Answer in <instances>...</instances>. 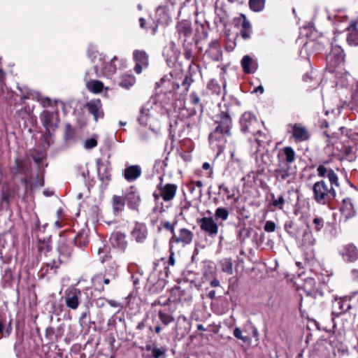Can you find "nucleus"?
<instances>
[{
	"label": "nucleus",
	"mask_w": 358,
	"mask_h": 358,
	"mask_svg": "<svg viewBox=\"0 0 358 358\" xmlns=\"http://www.w3.org/2000/svg\"><path fill=\"white\" fill-rule=\"evenodd\" d=\"M275 228L276 225L275 222L271 220L266 221L264 227V231L268 233L275 231Z\"/></svg>",
	"instance_id": "nucleus-48"
},
{
	"label": "nucleus",
	"mask_w": 358,
	"mask_h": 358,
	"mask_svg": "<svg viewBox=\"0 0 358 358\" xmlns=\"http://www.w3.org/2000/svg\"><path fill=\"white\" fill-rule=\"evenodd\" d=\"M89 113L92 114L94 117V120L97 121L99 119H102L104 115V113L102 108V103L100 99H92L88 101L85 104Z\"/></svg>",
	"instance_id": "nucleus-16"
},
{
	"label": "nucleus",
	"mask_w": 358,
	"mask_h": 358,
	"mask_svg": "<svg viewBox=\"0 0 358 358\" xmlns=\"http://www.w3.org/2000/svg\"><path fill=\"white\" fill-rule=\"evenodd\" d=\"M74 131L73 128L69 125L66 124V133L64 136L65 140L67 141L73 138Z\"/></svg>",
	"instance_id": "nucleus-49"
},
{
	"label": "nucleus",
	"mask_w": 358,
	"mask_h": 358,
	"mask_svg": "<svg viewBox=\"0 0 358 358\" xmlns=\"http://www.w3.org/2000/svg\"><path fill=\"white\" fill-rule=\"evenodd\" d=\"M28 169L27 162L21 158L15 159V164L12 168V172L14 174L25 173Z\"/></svg>",
	"instance_id": "nucleus-32"
},
{
	"label": "nucleus",
	"mask_w": 358,
	"mask_h": 358,
	"mask_svg": "<svg viewBox=\"0 0 358 358\" xmlns=\"http://www.w3.org/2000/svg\"><path fill=\"white\" fill-rule=\"evenodd\" d=\"M81 296L82 293L79 289L68 288L64 296L66 306L71 310H76L80 303Z\"/></svg>",
	"instance_id": "nucleus-11"
},
{
	"label": "nucleus",
	"mask_w": 358,
	"mask_h": 358,
	"mask_svg": "<svg viewBox=\"0 0 358 358\" xmlns=\"http://www.w3.org/2000/svg\"><path fill=\"white\" fill-rule=\"evenodd\" d=\"M345 54L338 45H332L331 52L327 55V62L330 67L336 68L344 63Z\"/></svg>",
	"instance_id": "nucleus-12"
},
{
	"label": "nucleus",
	"mask_w": 358,
	"mask_h": 358,
	"mask_svg": "<svg viewBox=\"0 0 358 358\" xmlns=\"http://www.w3.org/2000/svg\"><path fill=\"white\" fill-rule=\"evenodd\" d=\"M110 242L113 248L121 252H124L127 247L126 235L120 231H115L111 234Z\"/></svg>",
	"instance_id": "nucleus-18"
},
{
	"label": "nucleus",
	"mask_w": 358,
	"mask_h": 358,
	"mask_svg": "<svg viewBox=\"0 0 358 358\" xmlns=\"http://www.w3.org/2000/svg\"><path fill=\"white\" fill-rule=\"evenodd\" d=\"M103 280V275L102 274H99L92 278V284L94 289L99 292H101L104 290V287L102 285V280Z\"/></svg>",
	"instance_id": "nucleus-40"
},
{
	"label": "nucleus",
	"mask_w": 358,
	"mask_h": 358,
	"mask_svg": "<svg viewBox=\"0 0 358 358\" xmlns=\"http://www.w3.org/2000/svg\"><path fill=\"white\" fill-rule=\"evenodd\" d=\"M312 189L313 199L320 205L329 203L336 196L334 187L332 185H329L324 180L315 182Z\"/></svg>",
	"instance_id": "nucleus-4"
},
{
	"label": "nucleus",
	"mask_w": 358,
	"mask_h": 358,
	"mask_svg": "<svg viewBox=\"0 0 358 358\" xmlns=\"http://www.w3.org/2000/svg\"><path fill=\"white\" fill-rule=\"evenodd\" d=\"M125 199L123 196L114 195L112 198V206L114 215H117L124 209Z\"/></svg>",
	"instance_id": "nucleus-28"
},
{
	"label": "nucleus",
	"mask_w": 358,
	"mask_h": 358,
	"mask_svg": "<svg viewBox=\"0 0 358 358\" xmlns=\"http://www.w3.org/2000/svg\"><path fill=\"white\" fill-rule=\"evenodd\" d=\"M97 145V141L94 138H88L85 140L84 143V148L85 149H92Z\"/></svg>",
	"instance_id": "nucleus-47"
},
{
	"label": "nucleus",
	"mask_w": 358,
	"mask_h": 358,
	"mask_svg": "<svg viewBox=\"0 0 358 358\" xmlns=\"http://www.w3.org/2000/svg\"><path fill=\"white\" fill-rule=\"evenodd\" d=\"M352 279L358 282V268H355L351 271Z\"/></svg>",
	"instance_id": "nucleus-61"
},
{
	"label": "nucleus",
	"mask_w": 358,
	"mask_h": 358,
	"mask_svg": "<svg viewBox=\"0 0 358 358\" xmlns=\"http://www.w3.org/2000/svg\"><path fill=\"white\" fill-rule=\"evenodd\" d=\"M242 17H243L242 29L250 30L251 25L250 22L247 20L246 17L244 15H242Z\"/></svg>",
	"instance_id": "nucleus-55"
},
{
	"label": "nucleus",
	"mask_w": 358,
	"mask_h": 358,
	"mask_svg": "<svg viewBox=\"0 0 358 358\" xmlns=\"http://www.w3.org/2000/svg\"><path fill=\"white\" fill-rule=\"evenodd\" d=\"M187 187H188L189 191L192 194H195V195L196 196V191H197V188H196V187L194 185V181L191 182L187 185Z\"/></svg>",
	"instance_id": "nucleus-57"
},
{
	"label": "nucleus",
	"mask_w": 358,
	"mask_h": 358,
	"mask_svg": "<svg viewBox=\"0 0 358 358\" xmlns=\"http://www.w3.org/2000/svg\"><path fill=\"white\" fill-rule=\"evenodd\" d=\"M265 4V0H250V8L255 11L259 12L263 10Z\"/></svg>",
	"instance_id": "nucleus-42"
},
{
	"label": "nucleus",
	"mask_w": 358,
	"mask_h": 358,
	"mask_svg": "<svg viewBox=\"0 0 358 358\" xmlns=\"http://www.w3.org/2000/svg\"><path fill=\"white\" fill-rule=\"evenodd\" d=\"M125 201H127V206L132 210H137L141 203V197L139 192L134 186L130 187L126 192L124 196Z\"/></svg>",
	"instance_id": "nucleus-15"
},
{
	"label": "nucleus",
	"mask_w": 358,
	"mask_h": 358,
	"mask_svg": "<svg viewBox=\"0 0 358 358\" xmlns=\"http://www.w3.org/2000/svg\"><path fill=\"white\" fill-rule=\"evenodd\" d=\"M241 66L246 73H251L256 71L257 63L249 55H245L241 59Z\"/></svg>",
	"instance_id": "nucleus-26"
},
{
	"label": "nucleus",
	"mask_w": 358,
	"mask_h": 358,
	"mask_svg": "<svg viewBox=\"0 0 358 358\" xmlns=\"http://www.w3.org/2000/svg\"><path fill=\"white\" fill-rule=\"evenodd\" d=\"M288 133L296 143L308 141L310 134L308 129L301 123L289 124L287 128Z\"/></svg>",
	"instance_id": "nucleus-10"
},
{
	"label": "nucleus",
	"mask_w": 358,
	"mask_h": 358,
	"mask_svg": "<svg viewBox=\"0 0 358 358\" xmlns=\"http://www.w3.org/2000/svg\"><path fill=\"white\" fill-rule=\"evenodd\" d=\"M148 235L147 227L145 224L136 222L131 231V237L138 243L143 242Z\"/></svg>",
	"instance_id": "nucleus-20"
},
{
	"label": "nucleus",
	"mask_w": 358,
	"mask_h": 358,
	"mask_svg": "<svg viewBox=\"0 0 358 358\" xmlns=\"http://www.w3.org/2000/svg\"><path fill=\"white\" fill-rule=\"evenodd\" d=\"M160 196L164 201L173 200L176 194L178 186L175 184L168 183L163 185L160 183L158 186Z\"/></svg>",
	"instance_id": "nucleus-17"
},
{
	"label": "nucleus",
	"mask_w": 358,
	"mask_h": 358,
	"mask_svg": "<svg viewBox=\"0 0 358 358\" xmlns=\"http://www.w3.org/2000/svg\"><path fill=\"white\" fill-rule=\"evenodd\" d=\"M107 303L112 307H114V308H117L120 306V303L116 301H114V300H111V299H108L107 300Z\"/></svg>",
	"instance_id": "nucleus-64"
},
{
	"label": "nucleus",
	"mask_w": 358,
	"mask_h": 358,
	"mask_svg": "<svg viewBox=\"0 0 358 358\" xmlns=\"http://www.w3.org/2000/svg\"><path fill=\"white\" fill-rule=\"evenodd\" d=\"M233 334L237 339H239L244 343H249L250 341V338L248 336H243L242 334V331L238 327H236L234 329Z\"/></svg>",
	"instance_id": "nucleus-45"
},
{
	"label": "nucleus",
	"mask_w": 358,
	"mask_h": 358,
	"mask_svg": "<svg viewBox=\"0 0 358 358\" xmlns=\"http://www.w3.org/2000/svg\"><path fill=\"white\" fill-rule=\"evenodd\" d=\"M317 171L320 177L327 176L329 182V185H332V187L339 186L338 176L331 169H327L324 165H320L317 169Z\"/></svg>",
	"instance_id": "nucleus-19"
},
{
	"label": "nucleus",
	"mask_w": 358,
	"mask_h": 358,
	"mask_svg": "<svg viewBox=\"0 0 358 358\" xmlns=\"http://www.w3.org/2000/svg\"><path fill=\"white\" fill-rule=\"evenodd\" d=\"M231 159L233 162H236L237 164L241 163V159L235 156L234 151H231Z\"/></svg>",
	"instance_id": "nucleus-59"
},
{
	"label": "nucleus",
	"mask_w": 358,
	"mask_h": 358,
	"mask_svg": "<svg viewBox=\"0 0 358 358\" xmlns=\"http://www.w3.org/2000/svg\"><path fill=\"white\" fill-rule=\"evenodd\" d=\"M207 89L215 94H220L221 93V87L215 79H211L207 83Z\"/></svg>",
	"instance_id": "nucleus-39"
},
{
	"label": "nucleus",
	"mask_w": 358,
	"mask_h": 358,
	"mask_svg": "<svg viewBox=\"0 0 358 358\" xmlns=\"http://www.w3.org/2000/svg\"><path fill=\"white\" fill-rule=\"evenodd\" d=\"M117 59V57H113L110 62H106L105 57L101 54L96 53L94 57V71L97 76L109 77L116 72L117 67L115 62Z\"/></svg>",
	"instance_id": "nucleus-5"
},
{
	"label": "nucleus",
	"mask_w": 358,
	"mask_h": 358,
	"mask_svg": "<svg viewBox=\"0 0 358 358\" xmlns=\"http://www.w3.org/2000/svg\"><path fill=\"white\" fill-rule=\"evenodd\" d=\"M5 80V73L4 71L0 69V88L3 87L4 85Z\"/></svg>",
	"instance_id": "nucleus-62"
},
{
	"label": "nucleus",
	"mask_w": 358,
	"mask_h": 358,
	"mask_svg": "<svg viewBox=\"0 0 358 358\" xmlns=\"http://www.w3.org/2000/svg\"><path fill=\"white\" fill-rule=\"evenodd\" d=\"M163 226L164 227L168 230V231H170L173 234L175 233L174 232V226L173 224H172L171 222H165L164 224H163Z\"/></svg>",
	"instance_id": "nucleus-56"
},
{
	"label": "nucleus",
	"mask_w": 358,
	"mask_h": 358,
	"mask_svg": "<svg viewBox=\"0 0 358 358\" xmlns=\"http://www.w3.org/2000/svg\"><path fill=\"white\" fill-rule=\"evenodd\" d=\"M277 157L278 164L273 176L280 182L287 180L289 182L293 175L290 164L296 159V152L292 147L286 146L278 152Z\"/></svg>",
	"instance_id": "nucleus-2"
},
{
	"label": "nucleus",
	"mask_w": 358,
	"mask_h": 358,
	"mask_svg": "<svg viewBox=\"0 0 358 358\" xmlns=\"http://www.w3.org/2000/svg\"><path fill=\"white\" fill-rule=\"evenodd\" d=\"M142 173L141 168L139 165H131L126 167L122 175L128 182H133L138 179Z\"/></svg>",
	"instance_id": "nucleus-21"
},
{
	"label": "nucleus",
	"mask_w": 358,
	"mask_h": 358,
	"mask_svg": "<svg viewBox=\"0 0 358 358\" xmlns=\"http://www.w3.org/2000/svg\"><path fill=\"white\" fill-rule=\"evenodd\" d=\"M190 102L194 105H199L200 99L196 92H192L189 95Z\"/></svg>",
	"instance_id": "nucleus-51"
},
{
	"label": "nucleus",
	"mask_w": 358,
	"mask_h": 358,
	"mask_svg": "<svg viewBox=\"0 0 358 358\" xmlns=\"http://www.w3.org/2000/svg\"><path fill=\"white\" fill-rule=\"evenodd\" d=\"M217 126L209 135L211 148L220 155L224 150L227 137L231 136V119L227 113H222L217 120Z\"/></svg>",
	"instance_id": "nucleus-1"
},
{
	"label": "nucleus",
	"mask_w": 358,
	"mask_h": 358,
	"mask_svg": "<svg viewBox=\"0 0 358 358\" xmlns=\"http://www.w3.org/2000/svg\"><path fill=\"white\" fill-rule=\"evenodd\" d=\"M241 131L250 134L255 137V141L260 145L265 139V135L262 131V123L250 112L244 113L240 120Z\"/></svg>",
	"instance_id": "nucleus-3"
},
{
	"label": "nucleus",
	"mask_w": 358,
	"mask_h": 358,
	"mask_svg": "<svg viewBox=\"0 0 358 358\" xmlns=\"http://www.w3.org/2000/svg\"><path fill=\"white\" fill-rule=\"evenodd\" d=\"M61 336V334H57L52 327H48L45 330V337L50 341H57Z\"/></svg>",
	"instance_id": "nucleus-43"
},
{
	"label": "nucleus",
	"mask_w": 358,
	"mask_h": 358,
	"mask_svg": "<svg viewBox=\"0 0 358 358\" xmlns=\"http://www.w3.org/2000/svg\"><path fill=\"white\" fill-rule=\"evenodd\" d=\"M194 185L197 188L196 191V197L201 198L202 196V186L203 183L201 180L194 181Z\"/></svg>",
	"instance_id": "nucleus-52"
},
{
	"label": "nucleus",
	"mask_w": 358,
	"mask_h": 358,
	"mask_svg": "<svg viewBox=\"0 0 358 358\" xmlns=\"http://www.w3.org/2000/svg\"><path fill=\"white\" fill-rule=\"evenodd\" d=\"M96 247L99 260L103 263L110 257L109 248L106 246L101 241H99L96 243Z\"/></svg>",
	"instance_id": "nucleus-31"
},
{
	"label": "nucleus",
	"mask_w": 358,
	"mask_h": 358,
	"mask_svg": "<svg viewBox=\"0 0 358 358\" xmlns=\"http://www.w3.org/2000/svg\"><path fill=\"white\" fill-rule=\"evenodd\" d=\"M206 53L213 61L218 62L222 59V52L217 41H213L210 43Z\"/></svg>",
	"instance_id": "nucleus-23"
},
{
	"label": "nucleus",
	"mask_w": 358,
	"mask_h": 358,
	"mask_svg": "<svg viewBox=\"0 0 358 358\" xmlns=\"http://www.w3.org/2000/svg\"><path fill=\"white\" fill-rule=\"evenodd\" d=\"M343 153L346 157H355V151L354 150V148L352 147L345 146L343 147Z\"/></svg>",
	"instance_id": "nucleus-50"
},
{
	"label": "nucleus",
	"mask_w": 358,
	"mask_h": 358,
	"mask_svg": "<svg viewBox=\"0 0 358 358\" xmlns=\"http://www.w3.org/2000/svg\"><path fill=\"white\" fill-rule=\"evenodd\" d=\"M159 318L164 325H168L174 320V318L172 315L165 313L162 311L159 312Z\"/></svg>",
	"instance_id": "nucleus-44"
},
{
	"label": "nucleus",
	"mask_w": 358,
	"mask_h": 358,
	"mask_svg": "<svg viewBox=\"0 0 358 358\" xmlns=\"http://www.w3.org/2000/svg\"><path fill=\"white\" fill-rule=\"evenodd\" d=\"M347 41L349 45H358V29L356 23H351L348 28Z\"/></svg>",
	"instance_id": "nucleus-27"
},
{
	"label": "nucleus",
	"mask_w": 358,
	"mask_h": 358,
	"mask_svg": "<svg viewBox=\"0 0 358 358\" xmlns=\"http://www.w3.org/2000/svg\"><path fill=\"white\" fill-rule=\"evenodd\" d=\"M167 352V349L165 347L158 348L155 346V348L152 350L151 355H145V358H160L162 357H165Z\"/></svg>",
	"instance_id": "nucleus-37"
},
{
	"label": "nucleus",
	"mask_w": 358,
	"mask_h": 358,
	"mask_svg": "<svg viewBox=\"0 0 358 358\" xmlns=\"http://www.w3.org/2000/svg\"><path fill=\"white\" fill-rule=\"evenodd\" d=\"M133 58L136 62L134 71L136 73H141L143 69L148 66V55L144 50H134Z\"/></svg>",
	"instance_id": "nucleus-14"
},
{
	"label": "nucleus",
	"mask_w": 358,
	"mask_h": 358,
	"mask_svg": "<svg viewBox=\"0 0 358 358\" xmlns=\"http://www.w3.org/2000/svg\"><path fill=\"white\" fill-rule=\"evenodd\" d=\"M219 189L220 190H223L224 192V193L228 194L227 195L228 199H233L234 194H229V189L228 187H227L224 183L219 185Z\"/></svg>",
	"instance_id": "nucleus-53"
},
{
	"label": "nucleus",
	"mask_w": 358,
	"mask_h": 358,
	"mask_svg": "<svg viewBox=\"0 0 358 358\" xmlns=\"http://www.w3.org/2000/svg\"><path fill=\"white\" fill-rule=\"evenodd\" d=\"M97 163V171L99 179L103 182L107 184L110 180V173L107 165L101 163L99 160Z\"/></svg>",
	"instance_id": "nucleus-25"
},
{
	"label": "nucleus",
	"mask_w": 358,
	"mask_h": 358,
	"mask_svg": "<svg viewBox=\"0 0 358 358\" xmlns=\"http://www.w3.org/2000/svg\"><path fill=\"white\" fill-rule=\"evenodd\" d=\"M136 83V78L132 75H124L121 78L120 85L124 88L129 89L134 85Z\"/></svg>",
	"instance_id": "nucleus-36"
},
{
	"label": "nucleus",
	"mask_w": 358,
	"mask_h": 358,
	"mask_svg": "<svg viewBox=\"0 0 358 358\" xmlns=\"http://www.w3.org/2000/svg\"><path fill=\"white\" fill-rule=\"evenodd\" d=\"M324 226V219L320 216H315L313 219L310 227L315 231H320Z\"/></svg>",
	"instance_id": "nucleus-38"
},
{
	"label": "nucleus",
	"mask_w": 358,
	"mask_h": 358,
	"mask_svg": "<svg viewBox=\"0 0 358 358\" xmlns=\"http://www.w3.org/2000/svg\"><path fill=\"white\" fill-rule=\"evenodd\" d=\"M73 241L76 245H77L78 247L80 248H85L89 243L88 235L87 231L84 229L79 231L75 236Z\"/></svg>",
	"instance_id": "nucleus-30"
},
{
	"label": "nucleus",
	"mask_w": 358,
	"mask_h": 358,
	"mask_svg": "<svg viewBox=\"0 0 358 358\" xmlns=\"http://www.w3.org/2000/svg\"><path fill=\"white\" fill-rule=\"evenodd\" d=\"M222 272L227 275L233 274V263L231 258H224L219 262Z\"/></svg>",
	"instance_id": "nucleus-34"
},
{
	"label": "nucleus",
	"mask_w": 358,
	"mask_h": 358,
	"mask_svg": "<svg viewBox=\"0 0 358 358\" xmlns=\"http://www.w3.org/2000/svg\"><path fill=\"white\" fill-rule=\"evenodd\" d=\"M285 202V199L282 195H280L278 199H275L274 196L272 195V204L273 206L278 207L279 209L282 210Z\"/></svg>",
	"instance_id": "nucleus-46"
},
{
	"label": "nucleus",
	"mask_w": 358,
	"mask_h": 358,
	"mask_svg": "<svg viewBox=\"0 0 358 358\" xmlns=\"http://www.w3.org/2000/svg\"><path fill=\"white\" fill-rule=\"evenodd\" d=\"M42 124L50 135L58 127L59 110L56 108L44 110L40 115Z\"/></svg>",
	"instance_id": "nucleus-6"
},
{
	"label": "nucleus",
	"mask_w": 358,
	"mask_h": 358,
	"mask_svg": "<svg viewBox=\"0 0 358 358\" xmlns=\"http://www.w3.org/2000/svg\"><path fill=\"white\" fill-rule=\"evenodd\" d=\"M341 255L345 260L355 262L358 258V250L355 245L348 244L341 250Z\"/></svg>",
	"instance_id": "nucleus-22"
},
{
	"label": "nucleus",
	"mask_w": 358,
	"mask_h": 358,
	"mask_svg": "<svg viewBox=\"0 0 358 358\" xmlns=\"http://www.w3.org/2000/svg\"><path fill=\"white\" fill-rule=\"evenodd\" d=\"M250 31L248 29L241 30V35L244 39H248L250 38Z\"/></svg>",
	"instance_id": "nucleus-58"
},
{
	"label": "nucleus",
	"mask_w": 358,
	"mask_h": 358,
	"mask_svg": "<svg viewBox=\"0 0 358 358\" xmlns=\"http://www.w3.org/2000/svg\"><path fill=\"white\" fill-rule=\"evenodd\" d=\"M210 285L212 287H217L220 286V282L217 278H214L210 281Z\"/></svg>",
	"instance_id": "nucleus-63"
},
{
	"label": "nucleus",
	"mask_w": 358,
	"mask_h": 358,
	"mask_svg": "<svg viewBox=\"0 0 358 358\" xmlns=\"http://www.w3.org/2000/svg\"><path fill=\"white\" fill-rule=\"evenodd\" d=\"M356 299L358 301V291L353 292L348 296L336 298L332 302V314L339 316L351 308L350 301Z\"/></svg>",
	"instance_id": "nucleus-7"
},
{
	"label": "nucleus",
	"mask_w": 358,
	"mask_h": 358,
	"mask_svg": "<svg viewBox=\"0 0 358 358\" xmlns=\"http://www.w3.org/2000/svg\"><path fill=\"white\" fill-rule=\"evenodd\" d=\"M341 212L345 219L351 218L355 215L354 206L350 199L345 198L343 200Z\"/></svg>",
	"instance_id": "nucleus-24"
},
{
	"label": "nucleus",
	"mask_w": 358,
	"mask_h": 358,
	"mask_svg": "<svg viewBox=\"0 0 358 358\" xmlns=\"http://www.w3.org/2000/svg\"><path fill=\"white\" fill-rule=\"evenodd\" d=\"M301 242L306 248H309L315 244L316 240L311 231H304Z\"/></svg>",
	"instance_id": "nucleus-35"
},
{
	"label": "nucleus",
	"mask_w": 358,
	"mask_h": 358,
	"mask_svg": "<svg viewBox=\"0 0 358 358\" xmlns=\"http://www.w3.org/2000/svg\"><path fill=\"white\" fill-rule=\"evenodd\" d=\"M41 103L43 107L51 106V101L49 98H43L41 100Z\"/></svg>",
	"instance_id": "nucleus-60"
},
{
	"label": "nucleus",
	"mask_w": 358,
	"mask_h": 358,
	"mask_svg": "<svg viewBox=\"0 0 358 358\" xmlns=\"http://www.w3.org/2000/svg\"><path fill=\"white\" fill-rule=\"evenodd\" d=\"M38 250L41 252L46 254L51 250V247L48 244L43 243L39 246Z\"/></svg>",
	"instance_id": "nucleus-54"
},
{
	"label": "nucleus",
	"mask_w": 358,
	"mask_h": 358,
	"mask_svg": "<svg viewBox=\"0 0 358 358\" xmlns=\"http://www.w3.org/2000/svg\"><path fill=\"white\" fill-rule=\"evenodd\" d=\"M150 103H146L143 106L140 110V115L138 117V121L141 125H147L148 120L150 117Z\"/></svg>",
	"instance_id": "nucleus-29"
},
{
	"label": "nucleus",
	"mask_w": 358,
	"mask_h": 358,
	"mask_svg": "<svg viewBox=\"0 0 358 358\" xmlns=\"http://www.w3.org/2000/svg\"><path fill=\"white\" fill-rule=\"evenodd\" d=\"M86 87L90 92L97 94L103 90V84L99 80H92L86 83Z\"/></svg>",
	"instance_id": "nucleus-33"
},
{
	"label": "nucleus",
	"mask_w": 358,
	"mask_h": 358,
	"mask_svg": "<svg viewBox=\"0 0 358 358\" xmlns=\"http://www.w3.org/2000/svg\"><path fill=\"white\" fill-rule=\"evenodd\" d=\"M194 234L186 228L180 229L177 233H174L169 240L170 250L172 249L173 243L180 244L182 247L189 245L193 240Z\"/></svg>",
	"instance_id": "nucleus-9"
},
{
	"label": "nucleus",
	"mask_w": 358,
	"mask_h": 358,
	"mask_svg": "<svg viewBox=\"0 0 358 358\" xmlns=\"http://www.w3.org/2000/svg\"><path fill=\"white\" fill-rule=\"evenodd\" d=\"M200 229L210 237L218 233V225L211 217H203L198 220Z\"/></svg>",
	"instance_id": "nucleus-13"
},
{
	"label": "nucleus",
	"mask_w": 358,
	"mask_h": 358,
	"mask_svg": "<svg viewBox=\"0 0 358 358\" xmlns=\"http://www.w3.org/2000/svg\"><path fill=\"white\" fill-rule=\"evenodd\" d=\"M57 250L59 252V258L57 261L55 259L52 262L47 263V266L50 269L57 268L62 263L67 262L71 257L73 249L69 243L61 240L59 243Z\"/></svg>",
	"instance_id": "nucleus-8"
},
{
	"label": "nucleus",
	"mask_w": 358,
	"mask_h": 358,
	"mask_svg": "<svg viewBox=\"0 0 358 358\" xmlns=\"http://www.w3.org/2000/svg\"><path fill=\"white\" fill-rule=\"evenodd\" d=\"M229 215V211L225 208L219 207L215 211V217L217 220L225 221L228 219Z\"/></svg>",
	"instance_id": "nucleus-41"
}]
</instances>
